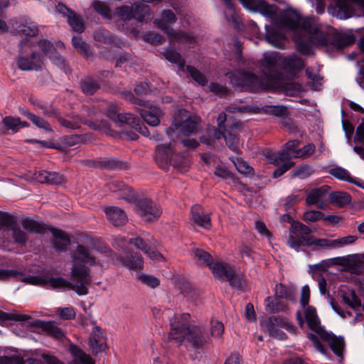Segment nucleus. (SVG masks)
Returning <instances> with one entry per match:
<instances>
[{
	"mask_svg": "<svg viewBox=\"0 0 364 364\" xmlns=\"http://www.w3.org/2000/svg\"><path fill=\"white\" fill-rule=\"evenodd\" d=\"M226 281L229 282L232 287L237 289L243 291L246 288L245 281L239 276L235 275L234 271L232 272L230 277L228 278Z\"/></svg>",
	"mask_w": 364,
	"mask_h": 364,
	"instance_id": "obj_55",
	"label": "nucleus"
},
{
	"mask_svg": "<svg viewBox=\"0 0 364 364\" xmlns=\"http://www.w3.org/2000/svg\"><path fill=\"white\" fill-rule=\"evenodd\" d=\"M329 200L332 204L341 208L349 203L351 200V197L346 192L334 191L329 194Z\"/></svg>",
	"mask_w": 364,
	"mask_h": 364,
	"instance_id": "obj_38",
	"label": "nucleus"
},
{
	"mask_svg": "<svg viewBox=\"0 0 364 364\" xmlns=\"http://www.w3.org/2000/svg\"><path fill=\"white\" fill-rule=\"evenodd\" d=\"M118 16L122 20L135 18L140 22H147L151 17V9L147 5L134 4L131 6H122L117 9Z\"/></svg>",
	"mask_w": 364,
	"mask_h": 364,
	"instance_id": "obj_11",
	"label": "nucleus"
},
{
	"mask_svg": "<svg viewBox=\"0 0 364 364\" xmlns=\"http://www.w3.org/2000/svg\"><path fill=\"white\" fill-rule=\"evenodd\" d=\"M35 178L41 183L58 184L62 182V177L58 173L45 170L35 173Z\"/></svg>",
	"mask_w": 364,
	"mask_h": 364,
	"instance_id": "obj_32",
	"label": "nucleus"
},
{
	"mask_svg": "<svg viewBox=\"0 0 364 364\" xmlns=\"http://www.w3.org/2000/svg\"><path fill=\"white\" fill-rule=\"evenodd\" d=\"M144 108L139 111L141 117L149 126L156 127L159 124V118L162 115V112L159 108L143 104Z\"/></svg>",
	"mask_w": 364,
	"mask_h": 364,
	"instance_id": "obj_21",
	"label": "nucleus"
},
{
	"mask_svg": "<svg viewBox=\"0 0 364 364\" xmlns=\"http://www.w3.org/2000/svg\"><path fill=\"white\" fill-rule=\"evenodd\" d=\"M188 314L176 315L170 320L171 329L168 333V339L174 340L181 345L186 339L189 346L198 350L204 348L208 342V336L205 330L200 326H188Z\"/></svg>",
	"mask_w": 364,
	"mask_h": 364,
	"instance_id": "obj_3",
	"label": "nucleus"
},
{
	"mask_svg": "<svg viewBox=\"0 0 364 364\" xmlns=\"http://www.w3.org/2000/svg\"><path fill=\"white\" fill-rule=\"evenodd\" d=\"M240 127L239 124H234L229 129H225L223 132L217 131L214 129V137L217 139L224 138L228 147L233 151L237 152L239 151V139L235 133L234 129Z\"/></svg>",
	"mask_w": 364,
	"mask_h": 364,
	"instance_id": "obj_17",
	"label": "nucleus"
},
{
	"mask_svg": "<svg viewBox=\"0 0 364 364\" xmlns=\"http://www.w3.org/2000/svg\"><path fill=\"white\" fill-rule=\"evenodd\" d=\"M264 304L266 310L270 313H274L284 309V306L282 305L280 302L274 304L269 296L265 299Z\"/></svg>",
	"mask_w": 364,
	"mask_h": 364,
	"instance_id": "obj_58",
	"label": "nucleus"
},
{
	"mask_svg": "<svg viewBox=\"0 0 364 364\" xmlns=\"http://www.w3.org/2000/svg\"><path fill=\"white\" fill-rule=\"evenodd\" d=\"M200 119L196 115H188L185 109H180L173 122V127L184 135L196 133L200 126Z\"/></svg>",
	"mask_w": 364,
	"mask_h": 364,
	"instance_id": "obj_10",
	"label": "nucleus"
},
{
	"mask_svg": "<svg viewBox=\"0 0 364 364\" xmlns=\"http://www.w3.org/2000/svg\"><path fill=\"white\" fill-rule=\"evenodd\" d=\"M186 69L190 77L196 82L201 85H205L207 83V79L205 76L202 74L198 69L191 65H188Z\"/></svg>",
	"mask_w": 364,
	"mask_h": 364,
	"instance_id": "obj_50",
	"label": "nucleus"
},
{
	"mask_svg": "<svg viewBox=\"0 0 364 364\" xmlns=\"http://www.w3.org/2000/svg\"><path fill=\"white\" fill-rule=\"evenodd\" d=\"M72 43L75 48L77 49L82 54L88 56L90 53L89 46L84 42L81 38L78 36H74L72 38Z\"/></svg>",
	"mask_w": 364,
	"mask_h": 364,
	"instance_id": "obj_51",
	"label": "nucleus"
},
{
	"mask_svg": "<svg viewBox=\"0 0 364 364\" xmlns=\"http://www.w3.org/2000/svg\"><path fill=\"white\" fill-rule=\"evenodd\" d=\"M11 236L15 243L21 245H24L26 244L27 241L28 240V234L21 230L17 223L11 230Z\"/></svg>",
	"mask_w": 364,
	"mask_h": 364,
	"instance_id": "obj_41",
	"label": "nucleus"
},
{
	"mask_svg": "<svg viewBox=\"0 0 364 364\" xmlns=\"http://www.w3.org/2000/svg\"><path fill=\"white\" fill-rule=\"evenodd\" d=\"M30 326L41 329L46 334L55 339H63L65 337V332L52 321L35 320L30 323Z\"/></svg>",
	"mask_w": 364,
	"mask_h": 364,
	"instance_id": "obj_18",
	"label": "nucleus"
},
{
	"mask_svg": "<svg viewBox=\"0 0 364 364\" xmlns=\"http://www.w3.org/2000/svg\"><path fill=\"white\" fill-rule=\"evenodd\" d=\"M95 10L103 17L109 19L111 18V11L107 6L100 1H96L93 4Z\"/></svg>",
	"mask_w": 364,
	"mask_h": 364,
	"instance_id": "obj_59",
	"label": "nucleus"
},
{
	"mask_svg": "<svg viewBox=\"0 0 364 364\" xmlns=\"http://www.w3.org/2000/svg\"><path fill=\"white\" fill-rule=\"evenodd\" d=\"M355 36L352 34L339 33L336 35L332 40V45L341 49L354 43Z\"/></svg>",
	"mask_w": 364,
	"mask_h": 364,
	"instance_id": "obj_36",
	"label": "nucleus"
},
{
	"mask_svg": "<svg viewBox=\"0 0 364 364\" xmlns=\"http://www.w3.org/2000/svg\"><path fill=\"white\" fill-rule=\"evenodd\" d=\"M260 326L264 331H267L274 338L285 340L287 334L281 330L285 328L290 333H294L296 328L289 322L284 321L282 318L272 316L261 321Z\"/></svg>",
	"mask_w": 364,
	"mask_h": 364,
	"instance_id": "obj_9",
	"label": "nucleus"
},
{
	"mask_svg": "<svg viewBox=\"0 0 364 364\" xmlns=\"http://www.w3.org/2000/svg\"><path fill=\"white\" fill-rule=\"evenodd\" d=\"M164 55L167 60L178 65V71H184L185 60L176 50L172 48L166 49Z\"/></svg>",
	"mask_w": 364,
	"mask_h": 364,
	"instance_id": "obj_37",
	"label": "nucleus"
},
{
	"mask_svg": "<svg viewBox=\"0 0 364 364\" xmlns=\"http://www.w3.org/2000/svg\"><path fill=\"white\" fill-rule=\"evenodd\" d=\"M137 279L144 284L152 288H154L159 284V279L153 276L144 274H137Z\"/></svg>",
	"mask_w": 364,
	"mask_h": 364,
	"instance_id": "obj_57",
	"label": "nucleus"
},
{
	"mask_svg": "<svg viewBox=\"0 0 364 364\" xmlns=\"http://www.w3.org/2000/svg\"><path fill=\"white\" fill-rule=\"evenodd\" d=\"M255 112H262L275 117H285L289 114L288 109L282 105H265L262 108H257Z\"/></svg>",
	"mask_w": 364,
	"mask_h": 364,
	"instance_id": "obj_35",
	"label": "nucleus"
},
{
	"mask_svg": "<svg viewBox=\"0 0 364 364\" xmlns=\"http://www.w3.org/2000/svg\"><path fill=\"white\" fill-rule=\"evenodd\" d=\"M154 159L161 168H165L168 163L181 170L188 166V160L184 155L178 154L173 156V149L171 146V143L159 145L156 149Z\"/></svg>",
	"mask_w": 364,
	"mask_h": 364,
	"instance_id": "obj_8",
	"label": "nucleus"
},
{
	"mask_svg": "<svg viewBox=\"0 0 364 364\" xmlns=\"http://www.w3.org/2000/svg\"><path fill=\"white\" fill-rule=\"evenodd\" d=\"M20 118L11 116H6L2 119L1 124H3L7 130H11L13 133L19 131Z\"/></svg>",
	"mask_w": 364,
	"mask_h": 364,
	"instance_id": "obj_45",
	"label": "nucleus"
},
{
	"mask_svg": "<svg viewBox=\"0 0 364 364\" xmlns=\"http://www.w3.org/2000/svg\"><path fill=\"white\" fill-rule=\"evenodd\" d=\"M109 188L112 192L122 191L124 193L122 195V198L129 203L135 201V196L133 191L128 187H125L123 182L113 181L109 183Z\"/></svg>",
	"mask_w": 364,
	"mask_h": 364,
	"instance_id": "obj_31",
	"label": "nucleus"
},
{
	"mask_svg": "<svg viewBox=\"0 0 364 364\" xmlns=\"http://www.w3.org/2000/svg\"><path fill=\"white\" fill-rule=\"evenodd\" d=\"M316 150V146L314 144L310 143L306 146H304L301 149H299L294 151V154H293L294 158L298 157H308L312 155Z\"/></svg>",
	"mask_w": 364,
	"mask_h": 364,
	"instance_id": "obj_53",
	"label": "nucleus"
},
{
	"mask_svg": "<svg viewBox=\"0 0 364 364\" xmlns=\"http://www.w3.org/2000/svg\"><path fill=\"white\" fill-rule=\"evenodd\" d=\"M226 76L230 79V83L242 90L255 92L269 88L272 83L269 80L259 78L257 75L247 72L240 70L229 72Z\"/></svg>",
	"mask_w": 364,
	"mask_h": 364,
	"instance_id": "obj_6",
	"label": "nucleus"
},
{
	"mask_svg": "<svg viewBox=\"0 0 364 364\" xmlns=\"http://www.w3.org/2000/svg\"><path fill=\"white\" fill-rule=\"evenodd\" d=\"M18 67L22 70H38L43 66V60L36 53H32L31 57H19L17 60Z\"/></svg>",
	"mask_w": 364,
	"mask_h": 364,
	"instance_id": "obj_23",
	"label": "nucleus"
},
{
	"mask_svg": "<svg viewBox=\"0 0 364 364\" xmlns=\"http://www.w3.org/2000/svg\"><path fill=\"white\" fill-rule=\"evenodd\" d=\"M56 119L61 126L70 129H79L80 127V124L82 122V120L77 116H74L72 117H69L68 119H65L59 115L57 116Z\"/></svg>",
	"mask_w": 364,
	"mask_h": 364,
	"instance_id": "obj_43",
	"label": "nucleus"
},
{
	"mask_svg": "<svg viewBox=\"0 0 364 364\" xmlns=\"http://www.w3.org/2000/svg\"><path fill=\"white\" fill-rule=\"evenodd\" d=\"M209 88L212 92L220 97L226 95L229 92V90L225 86L215 82L210 83Z\"/></svg>",
	"mask_w": 364,
	"mask_h": 364,
	"instance_id": "obj_63",
	"label": "nucleus"
},
{
	"mask_svg": "<svg viewBox=\"0 0 364 364\" xmlns=\"http://www.w3.org/2000/svg\"><path fill=\"white\" fill-rule=\"evenodd\" d=\"M233 163L237 170L241 173L247 174L251 173L252 171V168L249 164L242 159H236Z\"/></svg>",
	"mask_w": 364,
	"mask_h": 364,
	"instance_id": "obj_60",
	"label": "nucleus"
},
{
	"mask_svg": "<svg viewBox=\"0 0 364 364\" xmlns=\"http://www.w3.org/2000/svg\"><path fill=\"white\" fill-rule=\"evenodd\" d=\"M146 236L147 237L144 239L140 237L129 239V244L134 245L137 249L146 254L151 259L156 261L162 260L164 258L163 255L151 247V246L154 245L155 240L149 234H146Z\"/></svg>",
	"mask_w": 364,
	"mask_h": 364,
	"instance_id": "obj_16",
	"label": "nucleus"
},
{
	"mask_svg": "<svg viewBox=\"0 0 364 364\" xmlns=\"http://www.w3.org/2000/svg\"><path fill=\"white\" fill-rule=\"evenodd\" d=\"M358 240L355 235H348L343 237H339L336 240H328L322 238L321 248L325 249H335L344 247L346 245H352Z\"/></svg>",
	"mask_w": 364,
	"mask_h": 364,
	"instance_id": "obj_27",
	"label": "nucleus"
},
{
	"mask_svg": "<svg viewBox=\"0 0 364 364\" xmlns=\"http://www.w3.org/2000/svg\"><path fill=\"white\" fill-rule=\"evenodd\" d=\"M209 268L213 274L221 281H226L233 272L230 265L218 261H214Z\"/></svg>",
	"mask_w": 364,
	"mask_h": 364,
	"instance_id": "obj_29",
	"label": "nucleus"
},
{
	"mask_svg": "<svg viewBox=\"0 0 364 364\" xmlns=\"http://www.w3.org/2000/svg\"><path fill=\"white\" fill-rule=\"evenodd\" d=\"M20 113L26 117L38 128L43 129L48 132H53L50 124L42 117L36 116L25 108L20 109Z\"/></svg>",
	"mask_w": 364,
	"mask_h": 364,
	"instance_id": "obj_30",
	"label": "nucleus"
},
{
	"mask_svg": "<svg viewBox=\"0 0 364 364\" xmlns=\"http://www.w3.org/2000/svg\"><path fill=\"white\" fill-rule=\"evenodd\" d=\"M323 217V213L318 210H309L304 213L303 220L305 222H316Z\"/></svg>",
	"mask_w": 364,
	"mask_h": 364,
	"instance_id": "obj_62",
	"label": "nucleus"
},
{
	"mask_svg": "<svg viewBox=\"0 0 364 364\" xmlns=\"http://www.w3.org/2000/svg\"><path fill=\"white\" fill-rule=\"evenodd\" d=\"M311 230L308 226L298 221H292L287 245L296 252L299 251L301 247H313V250L321 248L322 238L311 236Z\"/></svg>",
	"mask_w": 364,
	"mask_h": 364,
	"instance_id": "obj_5",
	"label": "nucleus"
},
{
	"mask_svg": "<svg viewBox=\"0 0 364 364\" xmlns=\"http://www.w3.org/2000/svg\"><path fill=\"white\" fill-rule=\"evenodd\" d=\"M193 252L199 265H205L210 267L214 262L211 255L202 249L196 248L193 250Z\"/></svg>",
	"mask_w": 364,
	"mask_h": 364,
	"instance_id": "obj_42",
	"label": "nucleus"
},
{
	"mask_svg": "<svg viewBox=\"0 0 364 364\" xmlns=\"http://www.w3.org/2000/svg\"><path fill=\"white\" fill-rule=\"evenodd\" d=\"M329 173L338 180L347 181L351 183H355L354 179L350 176V173L341 167H336L331 168L329 171Z\"/></svg>",
	"mask_w": 364,
	"mask_h": 364,
	"instance_id": "obj_44",
	"label": "nucleus"
},
{
	"mask_svg": "<svg viewBox=\"0 0 364 364\" xmlns=\"http://www.w3.org/2000/svg\"><path fill=\"white\" fill-rule=\"evenodd\" d=\"M55 313L60 316L62 319L70 320L75 317V310L72 306H68L65 308H58L55 310Z\"/></svg>",
	"mask_w": 364,
	"mask_h": 364,
	"instance_id": "obj_54",
	"label": "nucleus"
},
{
	"mask_svg": "<svg viewBox=\"0 0 364 364\" xmlns=\"http://www.w3.org/2000/svg\"><path fill=\"white\" fill-rule=\"evenodd\" d=\"M70 352L73 360L69 364H95V360L90 355L73 343L70 345Z\"/></svg>",
	"mask_w": 364,
	"mask_h": 364,
	"instance_id": "obj_28",
	"label": "nucleus"
},
{
	"mask_svg": "<svg viewBox=\"0 0 364 364\" xmlns=\"http://www.w3.org/2000/svg\"><path fill=\"white\" fill-rule=\"evenodd\" d=\"M329 187L328 186H323L319 188H316L309 191L308 193L306 202L308 205H316L327 194Z\"/></svg>",
	"mask_w": 364,
	"mask_h": 364,
	"instance_id": "obj_34",
	"label": "nucleus"
},
{
	"mask_svg": "<svg viewBox=\"0 0 364 364\" xmlns=\"http://www.w3.org/2000/svg\"><path fill=\"white\" fill-rule=\"evenodd\" d=\"M275 295L279 298L289 299L291 291L282 284H277L275 286Z\"/></svg>",
	"mask_w": 364,
	"mask_h": 364,
	"instance_id": "obj_64",
	"label": "nucleus"
},
{
	"mask_svg": "<svg viewBox=\"0 0 364 364\" xmlns=\"http://www.w3.org/2000/svg\"><path fill=\"white\" fill-rule=\"evenodd\" d=\"M41 52L49 58H52V53H54L55 49L51 42L48 40L42 39L37 43Z\"/></svg>",
	"mask_w": 364,
	"mask_h": 364,
	"instance_id": "obj_52",
	"label": "nucleus"
},
{
	"mask_svg": "<svg viewBox=\"0 0 364 364\" xmlns=\"http://www.w3.org/2000/svg\"><path fill=\"white\" fill-rule=\"evenodd\" d=\"M136 213L145 221L157 220L162 211L152 200L149 198H142L136 203Z\"/></svg>",
	"mask_w": 364,
	"mask_h": 364,
	"instance_id": "obj_14",
	"label": "nucleus"
},
{
	"mask_svg": "<svg viewBox=\"0 0 364 364\" xmlns=\"http://www.w3.org/2000/svg\"><path fill=\"white\" fill-rule=\"evenodd\" d=\"M302 308L309 328L316 333L308 335V338L313 342L315 348L322 354H326V350L318 338V336H319L323 341L329 344L336 355L341 357L345 346L343 338L336 336L332 333L326 331L324 327L321 326L320 319L314 307L306 306Z\"/></svg>",
	"mask_w": 364,
	"mask_h": 364,
	"instance_id": "obj_4",
	"label": "nucleus"
},
{
	"mask_svg": "<svg viewBox=\"0 0 364 364\" xmlns=\"http://www.w3.org/2000/svg\"><path fill=\"white\" fill-rule=\"evenodd\" d=\"M68 23L71 26L73 31L82 33L84 31V25L82 18L80 16L73 13L72 15H68Z\"/></svg>",
	"mask_w": 364,
	"mask_h": 364,
	"instance_id": "obj_48",
	"label": "nucleus"
},
{
	"mask_svg": "<svg viewBox=\"0 0 364 364\" xmlns=\"http://www.w3.org/2000/svg\"><path fill=\"white\" fill-rule=\"evenodd\" d=\"M247 10L259 12L263 16L276 18L282 28L294 31H303L308 33L311 44L326 46L328 43L326 36L320 31L318 24L313 18H302L301 15L292 9L279 12L275 4H269L264 0H239Z\"/></svg>",
	"mask_w": 364,
	"mask_h": 364,
	"instance_id": "obj_1",
	"label": "nucleus"
},
{
	"mask_svg": "<svg viewBox=\"0 0 364 364\" xmlns=\"http://www.w3.org/2000/svg\"><path fill=\"white\" fill-rule=\"evenodd\" d=\"M122 261L123 264L129 269L136 270L142 269L144 267L143 258L138 254H133L129 257H123Z\"/></svg>",
	"mask_w": 364,
	"mask_h": 364,
	"instance_id": "obj_39",
	"label": "nucleus"
},
{
	"mask_svg": "<svg viewBox=\"0 0 364 364\" xmlns=\"http://www.w3.org/2000/svg\"><path fill=\"white\" fill-rule=\"evenodd\" d=\"M0 364H23V357L21 354L0 356Z\"/></svg>",
	"mask_w": 364,
	"mask_h": 364,
	"instance_id": "obj_56",
	"label": "nucleus"
},
{
	"mask_svg": "<svg viewBox=\"0 0 364 364\" xmlns=\"http://www.w3.org/2000/svg\"><path fill=\"white\" fill-rule=\"evenodd\" d=\"M70 256L72 262L70 282L61 277L50 278L47 281L41 277L43 282L38 285L48 284L54 289H73L79 296L87 294L88 287L92 282L89 267L98 264L99 261H97V257L92 250L80 244L71 252Z\"/></svg>",
	"mask_w": 364,
	"mask_h": 364,
	"instance_id": "obj_2",
	"label": "nucleus"
},
{
	"mask_svg": "<svg viewBox=\"0 0 364 364\" xmlns=\"http://www.w3.org/2000/svg\"><path fill=\"white\" fill-rule=\"evenodd\" d=\"M162 18V19H155L154 23L157 28L168 34L171 42L187 44L189 47L196 44V38L195 36L183 31L176 32L166 24V23H173L176 22V17L173 11L171 10L163 11Z\"/></svg>",
	"mask_w": 364,
	"mask_h": 364,
	"instance_id": "obj_7",
	"label": "nucleus"
},
{
	"mask_svg": "<svg viewBox=\"0 0 364 364\" xmlns=\"http://www.w3.org/2000/svg\"><path fill=\"white\" fill-rule=\"evenodd\" d=\"M80 87L85 94L93 95L99 89V85L93 80L86 79L81 81Z\"/></svg>",
	"mask_w": 364,
	"mask_h": 364,
	"instance_id": "obj_47",
	"label": "nucleus"
},
{
	"mask_svg": "<svg viewBox=\"0 0 364 364\" xmlns=\"http://www.w3.org/2000/svg\"><path fill=\"white\" fill-rule=\"evenodd\" d=\"M191 220L198 226L210 229L211 228V220L208 214L204 213L200 205L196 204L191 210Z\"/></svg>",
	"mask_w": 364,
	"mask_h": 364,
	"instance_id": "obj_25",
	"label": "nucleus"
},
{
	"mask_svg": "<svg viewBox=\"0 0 364 364\" xmlns=\"http://www.w3.org/2000/svg\"><path fill=\"white\" fill-rule=\"evenodd\" d=\"M50 232L53 235V239L52 240L53 247L59 252L65 251L70 242L69 235L65 232L58 228H52Z\"/></svg>",
	"mask_w": 364,
	"mask_h": 364,
	"instance_id": "obj_26",
	"label": "nucleus"
},
{
	"mask_svg": "<svg viewBox=\"0 0 364 364\" xmlns=\"http://www.w3.org/2000/svg\"><path fill=\"white\" fill-rule=\"evenodd\" d=\"M211 335L215 338H220L224 332L223 324L217 320L211 321Z\"/></svg>",
	"mask_w": 364,
	"mask_h": 364,
	"instance_id": "obj_61",
	"label": "nucleus"
},
{
	"mask_svg": "<svg viewBox=\"0 0 364 364\" xmlns=\"http://www.w3.org/2000/svg\"><path fill=\"white\" fill-rule=\"evenodd\" d=\"M16 223V222L9 214L0 213V231H11Z\"/></svg>",
	"mask_w": 364,
	"mask_h": 364,
	"instance_id": "obj_46",
	"label": "nucleus"
},
{
	"mask_svg": "<svg viewBox=\"0 0 364 364\" xmlns=\"http://www.w3.org/2000/svg\"><path fill=\"white\" fill-rule=\"evenodd\" d=\"M16 31L21 35L33 37L38 33V28L35 23L29 21L19 24Z\"/></svg>",
	"mask_w": 364,
	"mask_h": 364,
	"instance_id": "obj_40",
	"label": "nucleus"
},
{
	"mask_svg": "<svg viewBox=\"0 0 364 364\" xmlns=\"http://www.w3.org/2000/svg\"><path fill=\"white\" fill-rule=\"evenodd\" d=\"M104 212L109 221L114 226L123 225L126 224L128 220L126 213L118 207L105 208Z\"/></svg>",
	"mask_w": 364,
	"mask_h": 364,
	"instance_id": "obj_22",
	"label": "nucleus"
},
{
	"mask_svg": "<svg viewBox=\"0 0 364 364\" xmlns=\"http://www.w3.org/2000/svg\"><path fill=\"white\" fill-rule=\"evenodd\" d=\"M138 119H139L130 113L119 114V117H117V120L115 124H117L119 127H122L124 124H127L133 127L136 124V122Z\"/></svg>",
	"mask_w": 364,
	"mask_h": 364,
	"instance_id": "obj_49",
	"label": "nucleus"
},
{
	"mask_svg": "<svg viewBox=\"0 0 364 364\" xmlns=\"http://www.w3.org/2000/svg\"><path fill=\"white\" fill-rule=\"evenodd\" d=\"M304 66L305 64L302 58L295 54L282 58V68L291 74L301 70Z\"/></svg>",
	"mask_w": 364,
	"mask_h": 364,
	"instance_id": "obj_24",
	"label": "nucleus"
},
{
	"mask_svg": "<svg viewBox=\"0 0 364 364\" xmlns=\"http://www.w3.org/2000/svg\"><path fill=\"white\" fill-rule=\"evenodd\" d=\"M353 4L364 8V0H334L328 6V12L339 19H347L355 14Z\"/></svg>",
	"mask_w": 364,
	"mask_h": 364,
	"instance_id": "obj_12",
	"label": "nucleus"
},
{
	"mask_svg": "<svg viewBox=\"0 0 364 364\" xmlns=\"http://www.w3.org/2000/svg\"><path fill=\"white\" fill-rule=\"evenodd\" d=\"M92 330L88 338V346L93 354H97L107 347L106 337L102 329L95 322H91Z\"/></svg>",
	"mask_w": 364,
	"mask_h": 364,
	"instance_id": "obj_15",
	"label": "nucleus"
},
{
	"mask_svg": "<svg viewBox=\"0 0 364 364\" xmlns=\"http://www.w3.org/2000/svg\"><path fill=\"white\" fill-rule=\"evenodd\" d=\"M265 41L275 48L284 49L285 48V35L278 29L272 28L270 26H265Z\"/></svg>",
	"mask_w": 364,
	"mask_h": 364,
	"instance_id": "obj_20",
	"label": "nucleus"
},
{
	"mask_svg": "<svg viewBox=\"0 0 364 364\" xmlns=\"http://www.w3.org/2000/svg\"><path fill=\"white\" fill-rule=\"evenodd\" d=\"M11 278H14L16 280L30 284H38L43 282V279L39 277L30 275L26 276L23 275L22 272L14 269L7 270L0 269V280H5Z\"/></svg>",
	"mask_w": 364,
	"mask_h": 364,
	"instance_id": "obj_19",
	"label": "nucleus"
},
{
	"mask_svg": "<svg viewBox=\"0 0 364 364\" xmlns=\"http://www.w3.org/2000/svg\"><path fill=\"white\" fill-rule=\"evenodd\" d=\"M282 58L279 53H267L263 55L260 60V68L265 75V77L272 84L274 77L277 75V67L282 65Z\"/></svg>",
	"mask_w": 364,
	"mask_h": 364,
	"instance_id": "obj_13",
	"label": "nucleus"
},
{
	"mask_svg": "<svg viewBox=\"0 0 364 364\" xmlns=\"http://www.w3.org/2000/svg\"><path fill=\"white\" fill-rule=\"evenodd\" d=\"M21 225L24 230L31 233L44 234L46 231V228L43 224L29 218L22 219Z\"/></svg>",
	"mask_w": 364,
	"mask_h": 364,
	"instance_id": "obj_33",
	"label": "nucleus"
}]
</instances>
